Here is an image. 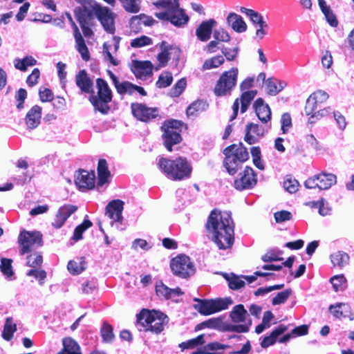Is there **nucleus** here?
<instances>
[{"instance_id":"nucleus-32","label":"nucleus","mask_w":354,"mask_h":354,"mask_svg":"<svg viewBox=\"0 0 354 354\" xmlns=\"http://www.w3.org/2000/svg\"><path fill=\"white\" fill-rule=\"evenodd\" d=\"M41 106L35 105L28 111L25 120L28 129H35L39 124L41 117Z\"/></svg>"},{"instance_id":"nucleus-57","label":"nucleus","mask_w":354,"mask_h":354,"mask_svg":"<svg viewBox=\"0 0 354 354\" xmlns=\"http://www.w3.org/2000/svg\"><path fill=\"white\" fill-rule=\"evenodd\" d=\"M28 277H32L38 280L39 283L42 285L47 277L46 272L41 268H35L30 269L27 273Z\"/></svg>"},{"instance_id":"nucleus-63","label":"nucleus","mask_w":354,"mask_h":354,"mask_svg":"<svg viewBox=\"0 0 354 354\" xmlns=\"http://www.w3.org/2000/svg\"><path fill=\"white\" fill-rule=\"evenodd\" d=\"M291 290L287 289L282 292H279L274 297L272 298V303L273 305H279L283 304L291 295Z\"/></svg>"},{"instance_id":"nucleus-64","label":"nucleus","mask_w":354,"mask_h":354,"mask_svg":"<svg viewBox=\"0 0 354 354\" xmlns=\"http://www.w3.org/2000/svg\"><path fill=\"white\" fill-rule=\"evenodd\" d=\"M310 96L311 97H313L315 102L316 104H317L320 108H321L322 104L325 102L328 98V93L322 90H319V91L314 92Z\"/></svg>"},{"instance_id":"nucleus-39","label":"nucleus","mask_w":354,"mask_h":354,"mask_svg":"<svg viewBox=\"0 0 354 354\" xmlns=\"http://www.w3.org/2000/svg\"><path fill=\"white\" fill-rule=\"evenodd\" d=\"M192 171L191 163L186 158L178 157V180L190 178Z\"/></svg>"},{"instance_id":"nucleus-15","label":"nucleus","mask_w":354,"mask_h":354,"mask_svg":"<svg viewBox=\"0 0 354 354\" xmlns=\"http://www.w3.org/2000/svg\"><path fill=\"white\" fill-rule=\"evenodd\" d=\"M66 15L67 17L68 20L69 21L73 30V36L75 40V48L78 53L80 54L82 59L84 62H88L91 59L90 53L88 48L86 44L84 39L83 38L80 30L73 21L70 13L66 12Z\"/></svg>"},{"instance_id":"nucleus-49","label":"nucleus","mask_w":354,"mask_h":354,"mask_svg":"<svg viewBox=\"0 0 354 354\" xmlns=\"http://www.w3.org/2000/svg\"><path fill=\"white\" fill-rule=\"evenodd\" d=\"M26 266L32 268H41L43 257L40 252H33L26 257Z\"/></svg>"},{"instance_id":"nucleus-53","label":"nucleus","mask_w":354,"mask_h":354,"mask_svg":"<svg viewBox=\"0 0 354 354\" xmlns=\"http://www.w3.org/2000/svg\"><path fill=\"white\" fill-rule=\"evenodd\" d=\"M205 335L203 334L198 336L196 338L188 340L187 342H183L178 344V346L180 347L183 350L185 348H194L198 345H202L205 343Z\"/></svg>"},{"instance_id":"nucleus-14","label":"nucleus","mask_w":354,"mask_h":354,"mask_svg":"<svg viewBox=\"0 0 354 354\" xmlns=\"http://www.w3.org/2000/svg\"><path fill=\"white\" fill-rule=\"evenodd\" d=\"M337 182V177L330 173H321L308 178L304 185L308 189L319 188V189H328Z\"/></svg>"},{"instance_id":"nucleus-13","label":"nucleus","mask_w":354,"mask_h":354,"mask_svg":"<svg viewBox=\"0 0 354 354\" xmlns=\"http://www.w3.org/2000/svg\"><path fill=\"white\" fill-rule=\"evenodd\" d=\"M131 113L138 120L148 123L159 115L157 107H149L146 104L133 102L131 104Z\"/></svg>"},{"instance_id":"nucleus-35","label":"nucleus","mask_w":354,"mask_h":354,"mask_svg":"<svg viewBox=\"0 0 354 354\" xmlns=\"http://www.w3.org/2000/svg\"><path fill=\"white\" fill-rule=\"evenodd\" d=\"M288 327L285 325L281 324L277 327L272 333L263 338L261 346L262 348H268L270 346L273 345L277 339V337L286 331Z\"/></svg>"},{"instance_id":"nucleus-34","label":"nucleus","mask_w":354,"mask_h":354,"mask_svg":"<svg viewBox=\"0 0 354 354\" xmlns=\"http://www.w3.org/2000/svg\"><path fill=\"white\" fill-rule=\"evenodd\" d=\"M227 24L237 32H243L247 30V25L241 16L230 12L227 17Z\"/></svg>"},{"instance_id":"nucleus-20","label":"nucleus","mask_w":354,"mask_h":354,"mask_svg":"<svg viewBox=\"0 0 354 354\" xmlns=\"http://www.w3.org/2000/svg\"><path fill=\"white\" fill-rule=\"evenodd\" d=\"M257 181L253 169L246 167L241 177L234 180V187L238 190L251 189L256 185Z\"/></svg>"},{"instance_id":"nucleus-17","label":"nucleus","mask_w":354,"mask_h":354,"mask_svg":"<svg viewBox=\"0 0 354 354\" xmlns=\"http://www.w3.org/2000/svg\"><path fill=\"white\" fill-rule=\"evenodd\" d=\"M75 183L81 191L93 189L95 185V171L92 170L88 172L84 169H80Z\"/></svg>"},{"instance_id":"nucleus-9","label":"nucleus","mask_w":354,"mask_h":354,"mask_svg":"<svg viewBox=\"0 0 354 354\" xmlns=\"http://www.w3.org/2000/svg\"><path fill=\"white\" fill-rule=\"evenodd\" d=\"M238 69L232 68L223 73L218 80L214 93L216 96H225L230 95L232 90L236 84Z\"/></svg>"},{"instance_id":"nucleus-18","label":"nucleus","mask_w":354,"mask_h":354,"mask_svg":"<svg viewBox=\"0 0 354 354\" xmlns=\"http://www.w3.org/2000/svg\"><path fill=\"white\" fill-rule=\"evenodd\" d=\"M268 275V274L266 272H262L260 271H257L254 272V275L251 276H241L239 277L234 274H231L230 275L225 274V278L228 281L229 287L232 290H237L244 286L245 281L242 279H245L248 283H251L254 282L258 276L265 277Z\"/></svg>"},{"instance_id":"nucleus-31","label":"nucleus","mask_w":354,"mask_h":354,"mask_svg":"<svg viewBox=\"0 0 354 354\" xmlns=\"http://www.w3.org/2000/svg\"><path fill=\"white\" fill-rule=\"evenodd\" d=\"M153 65L150 61H133L132 71L136 77L142 78L152 73Z\"/></svg>"},{"instance_id":"nucleus-50","label":"nucleus","mask_w":354,"mask_h":354,"mask_svg":"<svg viewBox=\"0 0 354 354\" xmlns=\"http://www.w3.org/2000/svg\"><path fill=\"white\" fill-rule=\"evenodd\" d=\"M241 12L250 17V19L254 26L259 25L266 22L263 20L262 15L253 10L242 7L241 8Z\"/></svg>"},{"instance_id":"nucleus-40","label":"nucleus","mask_w":354,"mask_h":354,"mask_svg":"<svg viewBox=\"0 0 354 354\" xmlns=\"http://www.w3.org/2000/svg\"><path fill=\"white\" fill-rule=\"evenodd\" d=\"M86 268V261L84 257L80 258L79 261L71 260L67 265L68 272L73 275L82 273Z\"/></svg>"},{"instance_id":"nucleus-48","label":"nucleus","mask_w":354,"mask_h":354,"mask_svg":"<svg viewBox=\"0 0 354 354\" xmlns=\"http://www.w3.org/2000/svg\"><path fill=\"white\" fill-rule=\"evenodd\" d=\"M161 52L158 54L157 59L159 62L158 66L160 67L165 66L169 59L170 47L167 46L165 41H162L160 44Z\"/></svg>"},{"instance_id":"nucleus-41","label":"nucleus","mask_w":354,"mask_h":354,"mask_svg":"<svg viewBox=\"0 0 354 354\" xmlns=\"http://www.w3.org/2000/svg\"><path fill=\"white\" fill-rule=\"evenodd\" d=\"M155 22V20L149 16L145 15L144 14H140L139 15L133 16L131 18V28H133L134 26H151Z\"/></svg>"},{"instance_id":"nucleus-10","label":"nucleus","mask_w":354,"mask_h":354,"mask_svg":"<svg viewBox=\"0 0 354 354\" xmlns=\"http://www.w3.org/2000/svg\"><path fill=\"white\" fill-rule=\"evenodd\" d=\"M157 8H163L165 11L156 12L155 16L165 21H169L177 26V0H151Z\"/></svg>"},{"instance_id":"nucleus-7","label":"nucleus","mask_w":354,"mask_h":354,"mask_svg":"<svg viewBox=\"0 0 354 354\" xmlns=\"http://www.w3.org/2000/svg\"><path fill=\"white\" fill-rule=\"evenodd\" d=\"M198 304L194 305L195 308L203 315H209L215 313L225 310L233 304L229 297L218 298L216 299H196Z\"/></svg>"},{"instance_id":"nucleus-1","label":"nucleus","mask_w":354,"mask_h":354,"mask_svg":"<svg viewBox=\"0 0 354 354\" xmlns=\"http://www.w3.org/2000/svg\"><path fill=\"white\" fill-rule=\"evenodd\" d=\"M206 227L219 249L227 250L232 246L234 226L230 212L212 210L208 217Z\"/></svg>"},{"instance_id":"nucleus-29","label":"nucleus","mask_w":354,"mask_h":354,"mask_svg":"<svg viewBox=\"0 0 354 354\" xmlns=\"http://www.w3.org/2000/svg\"><path fill=\"white\" fill-rule=\"evenodd\" d=\"M254 108L258 118L262 122H267L271 118V111L270 106L265 104L262 98H258L254 103Z\"/></svg>"},{"instance_id":"nucleus-33","label":"nucleus","mask_w":354,"mask_h":354,"mask_svg":"<svg viewBox=\"0 0 354 354\" xmlns=\"http://www.w3.org/2000/svg\"><path fill=\"white\" fill-rule=\"evenodd\" d=\"M330 260L333 266L342 270L349 264V255L341 250L335 251L330 255Z\"/></svg>"},{"instance_id":"nucleus-6","label":"nucleus","mask_w":354,"mask_h":354,"mask_svg":"<svg viewBox=\"0 0 354 354\" xmlns=\"http://www.w3.org/2000/svg\"><path fill=\"white\" fill-rule=\"evenodd\" d=\"M230 317L233 323L240 324H225V330L237 333H247L249 330L252 321L248 319V313L243 304L234 306L230 313Z\"/></svg>"},{"instance_id":"nucleus-44","label":"nucleus","mask_w":354,"mask_h":354,"mask_svg":"<svg viewBox=\"0 0 354 354\" xmlns=\"http://www.w3.org/2000/svg\"><path fill=\"white\" fill-rule=\"evenodd\" d=\"M156 295L161 298L169 299L171 298L172 294H177V289L169 288L165 286L162 281L156 285Z\"/></svg>"},{"instance_id":"nucleus-3","label":"nucleus","mask_w":354,"mask_h":354,"mask_svg":"<svg viewBox=\"0 0 354 354\" xmlns=\"http://www.w3.org/2000/svg\"><path fill=\"white\" fill-rule=\"evenodd\" d=\"M97 95L92 93L88 100L95 111L102 114H106L110 110L109 104L113 100V93L107 82L103 78L96 79Z\"/></svg>"},{"instance_id":"nucleus-54","label":"nucleus","mask_w":354,"mask_h":354,"mask_svg":"<svg viewBox=\"0 0 354 354\" xmlns=\"http://www.w3.org/2000/svg\"><path fill=\"white\" fill-rule=\"evenodd\" d=\"M224 61L225 59L223 55H217L205 60L203 67L205 70L215 68L223 64Z\"/></svg>"},{"instance_id":"nucleus-22","label":"nucleus","mask_w":354,"mask_h":354,"mask_svg":"<svg viewBox=\"0 0 354 354\" xmlns=\"http://www.w3.org/2000/svg\"><path fill=\"white\" fill-rule=\"evenodd\" d=\"M77 210V207L73 205L66 204L60 207L55 215L52 226L59 229L63 226L68 218Z\"/></svg>"},{"instance_id":"nucleus-59","label":"nucleus","mask_w":354,"mask_h":354,"mask_svg":"<svg viewBox=\"0 0 354 354\" xmlns=\"http://www.w3.org/2000/svg\"><path fill=\"white\" fill-rule=\"evenodd\" d=\"M152 43V39L150 37L146 35H142L139 37L132 39L131 41V46L135 48H141L145 46L151 45Z\"/></svg>"},{"instance_id":"nucleus-11","label":"nucleus","mask_w":354,"mask_h":354,"mask_svg":"<svg viewBox=\"0 0 354 354\" xmlns=\"http://www.w3.org/2000/svg\"><path fill=\"white\" fill-rule=\"evenodd\" d=\"M160 129L162 132V139L164 147L172 151V147L177 144V120H166L162 124Z\"/></svg>"},{"instance_id":"nucleus-26","label":"nucleus","mask_w":354,"mask_h":354,"mask_svg":"<svg viewBox=\"0 0 354 354\" xmlns=\"http://www.w3.org/2000/svg\"><path fill=\"white\" fill-rule=\"evenodd\" d=\"M245 140L250 145L257 142L265 133L264 129L256 124H249L245 129Z\"/></svg>"},{"instance_id":"nucleus-23","label":"nucleus","mask_w":354,"mask_h":354,"mask_svg":"<svg viewBox=\"0 0 354 354\" xmlns=\"http://www.w3.org/2000/svg\"><path fill=\"white\" fill-rule=\"evenodd\" d=\"M75 84L80 91L86 94L94 93L93 82L86 70H80L75 75Z\"/></svg>"},{"instance_id":"nucleus-2","label":"nucleus","mask_w":354,"mask_h":354,"mask_svg":"<svg viewBox=\"0 0 354 354\" xmlns=\"http://www.w3.org/2000/svg\"><path fill=\"white\" fill-rule=\"evenodd\" d=\"M167 316L160 311L142 308L136 315V325L140 331L160 333L164 329Z\"/></svg>"},{"instance_id":"nucleus-60","label":"nucleus","mask_w":354,"mask_h":354,"mask_svg":"<svg viewBox=\"0 0 354 354\" xmlns=\"http://www.w3.org/2000/svg\"><path fill=\"white\" fill-rule=\"evenodd\" d=\"M283 185L289 193H295L298 190L299 183L296 179L287 176L283 183Z\"/></svg>"},{"instance_id":"nucleus-36","label":"nucleus","mask_w":354,"mask_h":354,"mask_svg":"<svg viewBox=\"0 0 354 354\" xmlns=\"http://www.w3.org/2000/svg\"><path fill=\"white\" fill-rule=\"evenodd\" d=\"M62 343L63 348L57 354H82L79 344L73 338L65 337Z\"/></svg>"},{"instance_id":"nucleus-12","label":"nucleus","mask_w":354,"mask_h":354,"mask_svg":"<svg viewBox=\"0 0 354 354\" xmlns=\"http://www.w3.org/2000/svg\"><path fill=\"white\" fill-rule=\"evenodd\" d=\"M94 6L95 17L100 22L106 32L113 34L115 31L114 13L108 7L102 6L97 2Z\"/></svg>"},{"instance_id":"nucleus-30","label":"nucleus","mask_w":354,"mask_h":354,"mask_svg":"<svg viewBox=\"0 0 354 354\" xmlns=\"http://www.w3.org/2000/svg\"><path fill=\"white\" fill-rule=\"evenodd\" d=\"M319 108V106L315 102L313 97L309 96L306 100L304 111L306 115H310L308 119L310 123L315 122V118L323 116L324 115V112H326L325 109L318 110Z\"/></svg>"},{"instance_id":"nucleus-62","label":"nucleus","mask_w":354,"mask_h":354,"mask_svg":"<svg viewBox=\"0 0 354 354\" xmlns=\"http://www.w3.org/2000/svg\"><path fill=\"white\" fill-rule=\"evenodd\" d=\"M312 207H315L319 209V213L322 216H326L330 212V208L328 206V203L324 200L321 199L318 201H313L309 203Z\"/></svg>"},{"instance_id":"nucleus-45","label":"nucleus","mask_w":354,"mask_h":354,"mask_svg":"<svg viewBox=\"0 0 354 354\" xmlns=\"http://www.w3.org/2000/svg\"><path fill=\"white\" fill-rule=\"evenodd\" d=\"M37 64V60L32 56L27 55L22 59H17L15 61V67L21 71H26L28 66H32Z\"/></svg>"},{"instance_id":"nucleus-47","label":"nucleus","mask_w":354,"mask_h":354,"mask_svg":"<svg viewBox=\"0 0 354 354\" xmlns=\"http://www.w3.org/2000/svg\"><path fill=\"white\" fill-rule=\"evenodd\" d=\"M274 318V315L271 311H266L263 314L262 322L259 324L256 328L255 332L257 334H260L265 330L269 328L271 326V322Z\"/></svg>"},{"instance_id":"nucleus-58","label":"nucleus","mask_w":354,"mask_h":354,"mask_svg":"<svg viewBox=\"0 0 354 354\" xmlns=\"http://www.w3.org/2000/svg\"><path fill=\"white\" fill-rule=\"evenodd\" d=\"M173 81L172 75L170 73L166 72L159 75L158 80L156 83L158 88H165L171 85Z\"/></svg>"},{"instance_id":"nucleus-61","label":"nucleus","mask_w":354,"mask_h":354,"mask_svg":"<svg viewBox=\"0 0 354 354\" xmlns=\"http://www.w3.org/2000/svg\"><path fill=\"white\" fill-rule=\"evenodd\" d=\"M221 320L217 318H212L207 321L203 322L198 324L195 330H200L205 328H216L220 326Z\"/></svg>"},{"instance_id":"nucleus-21","label":"nucleus","mask_w":354,"mask_h":354,"mask_svg":"<svg viewBox=\"0 0 354 354\" xmlns=\"http://www.w3.org/2000/svg\"><path fill=\"white\" fill-rule=\"evenodd\" d=\"M124 205V202L120 199L111 201L105 207L106 215L114 222L122 223L123 220L122 211Z\"/></svg>"},{"instance_id":"nucleus-27","label":"nucleus","mask_w":354,"mask_h":354,"mask_svg":"<svg viewBox=\"0 0 354 354\" xmlns=\"http://www.w3.org/2000/svg\"><path fill=\"white\" fill-rule=\"evenodd\" d=\"M107 73L111 80H112V82L115 86L117 92L120 95H124L127 93L129 95H132L133 93L135 84L128 81L120 82L118 77L113 74L112 71L108 70Z\"/></svg>"},{"instance_id":"nucleus-4","label":"nucleus","mask_w":354,"mask_h":354,"mask_svg":"<svg viewBox=\"0 0 354 354\" xmlns=\"http://www.w3.org/2000/svg\"><path fill=\"white\" fill-rule=\"evenodd\" d=\"M223 153L225 156L223 165L230 175H234L249 157L246 148L241 144L239 145H232L226 147Z\"/></svg>"},{"instance_id":"nucleus-24","label":"nucleus","mask_w":354,"mask_h":354,"mask_svg":"<svg viewBox=\"0 0 354 354\" xmlns=\"http://www.w3.org/2000/svg\"><path fill=\"white\" fill-rule=\"evenodd\" d=\"M158 165L167 177L172 180H177V162L167 158H160Z\"/></svg>"},{"instance_id":"nucleus-5","label":"nucleus","mask_w":354,"mask_h":354,"mask_svg":"<svg viewBox=\"0 0 354 354\" xmlns=\"http://www.w3.org/2000/svg\"><path fill=\"white\" fill-rule=\"evenodd\" d=\"M88 5V7L77 6L73 10L74 17L78 22L84 37H91L94 32L92 27L95 25V12L94 11V6Z\"/></svg>"},{"instance_id":"nucleus-38","label":"nucleus","mask_w":354,"mask_h":354,"mask_svg":"<svg viewBox=\"0 0 354 354\" xmlns=\"http://www.w3.org/2000/svg\"><path fill=\"white\" fill-rule=\"evenodd\" d=\"M209 107V104L204 100H196L192 102L187 108V115L188 117H196L200 113L206 111Z\"/></svg>"},{"instance_id":"nucleus-55","label":"nucleus","mask_w":354,"mask_h":354,"mask_svg":"<svg viewBox=\"0 0 354 354\" xmlns=\"http://www.w3.org/2000/svg\"><path fill=\"white\" fill-rule=\"evenodd\" d=\"M124 9L130 13H137L140 10L139 0H118Z\"/></svg>"},{"instance_id":"nucleus-46","label":"nucleus","mask_w":354,"mask_h":354,"mask_svg":"<svg viewBox=\"0 0 354 354\" xmlns=\"http://www.w3.org/2000/svg\"><path fill=\"white\" fill-rule=\"evenodd\" d=\"M93 225V223L88 219H84L83 222L78 225L74 230L72 239L77 241L82 239V234L87 229Z\"/></svg>"},{"instance_id":"nucleus-51","label":"nucleus","mask_w":354,"mask_h":354,"mask_svg":"<svg viewBox=\"0 0 354 354\" xmlns=\"http://www.w3.org/2000/svg\"><path fill=\"white\" fill-rule=\"evenodd\" d=\"M330 282L335 292L342 291L346 288V279L344 274H338L330 278Z\"/></svg>"},{"instance_id":"nucleus-28","label":"nucleus","mask_w":354,"mask_h":354,"mask_svg":"<svg viewBox=\"0 0 354 354\" xmlns=\"http://www.w3.org/2000/svg\"><path fill=\"white\" fill-rule=\"evenodd\" d=\"M97 187L103 186L109 183L111 172L108 168V164L105 159H100L97 167Z\"/></svg>"},{"instance_id":"nucleus-25","label":"nucleus","mask_w":354,"mask_h":354,"mask_svg":"<svg viewBox=\"0 0 354 354\" xmlns=\"http://www.w3.org/2000/svg\"><path fill=\"white\" fill-rule=\"evenodd\" d=\"M217 24V22L210 19L203 21L196 30L197 37L202 41H206L209 39L212 32V28Z\"/></svg>"},{"instance_id":"nucleus-42","label":"nucleus","mask_w":354,"mask_h":354,"mask_svg":"<svg viewBox=\"0 0 354 354\" xmlns=\"http://www.w3.org/2000/svg\"><path fill=\"white\" fill-rule=\"evenodd\" d=\"M100 335L103 342L104 343H112L115 339V335L113 333V328L111 324L106 322H103L100 329Z\"/></svg>"},{"instance_id":"nucleus-52","label":"nucleus","mask_w":354,"mask_h":354,"mask_svg":"<svg viewBox=\"0 0 354 354\" xmlns=\"http://www.w3.org/2000/svg\"><path fill=\"white\" fill-rule=\"evenodd\" d=\"M330 313L336 317H346L345 313L348 310V306L344 303H337L330 306Z\"/></svg>"},{"instance_id":"nucleus-37","label":"nucleus","mask_w":354,"mask_h":354,"mask_svg":"<svg viewBox=\"0 0 354 354\" xmlns=\"http://www.w3.org/2000/svg\"><path fill=\"white\" fill-rule=\"evenodd\" d=\"M267 92L270 95H276L286 86V83L277 78L270 77L266 81Z\"/></svg>"},{"instance_id":"nucleus-8","label":"nucleus","mask_w":354,"mask_h":354,"mask_svg":"<svg viewBox=\"0 0 354 354\" xmlns=\"http://www.w3.org/2000/svg\"><path fill=\"white\" fill-rule=\"evenodd\" d=\"M17 243L19 254L24 255L42 245V235L38 232H28L24 230L18 236Z\"/></svg>"},{"instance_id":"nucleus-56","label":"nucleus","mask_w":354,"mask_h":354,"mask_svg":"<svg viewBox=\"0 0 354 354\" xmlns=\"http://www.w3.org/2000/svg\"><path fill=\"white\" fill-rule=\"evenodd\" d=\"M12 260L8 258H1L0 264V270L6 276L10 277L14 274L12 270Z\"/></svg>"},{"instance_id":"nucleus-19","label":"nucleus","mask_w":354,"mask_h":354,"mask_svg":"<svg viewBox=\"0 0 354 354\" xmlns=\"http://www.w3.org/2000/svg\"><path fill=\"white\" fill-rule=\"evenodd\" d=\"M257 93V91H246L242 93L240 99L237 98L235 100L232 105L233 113L230 117V120H234L238 114L239 109V100L241 104V113H245Z\"/></svg>"},{"instance_id":"nucleus-43","label":"nucleus","mask_w":354,"mask_h":354,"mask_svg":"<svg viewBox=\"0 0 354 354\" xmlns=\"http://www.w3.org/2000/svg\"><path fill=\"white\" fill-rule=\"evenodd\" d=\"M17 330V325L13 323L12 317H7L3 326L2 333L3 338L6 341H10L13 337L14 333Z\"/></svg>"},{"instance_id":"nucleus-16","label":"nucleus","mask_w":354,"mask_h":354,"mask_svg":"<svg viewBox=\"0 0 354 354\" xmlns=\"http://www.w3.org/2000/svg\"><path fill=\"white\" fill-rule=\"evenodd\" d=\"M196 271V265L189 256L178 254V278L189 279L195 274Z\"/></svg>"}]
</instances>
